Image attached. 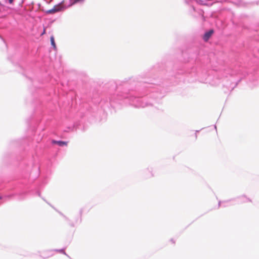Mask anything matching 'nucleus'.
<instances>
[{
	"label": "nucleus",
	"instance_id": "obj_7",
	"mask_svg": "<svg viewBox=\"0 0 259 259\" xmlns=\"http://www.w3.org/2000/svg\"><path fill=\"white\" fill-rule=\"evenodd\" d=\"M2 197L0 196V200L2 199Z\"/></svg>",
	"mask_w": 259,
	"mask_h": 259
},
{
	"label": "nucleus",
	"instance_id": "obj_4",
	"mask_svg": "<svg viewBox=\"0 0 259 259\" xmlns=\"http://www.w3.org/2000/svg\"><path fill=\"white\" fill-rule=\"evenodd\" d=\"M51 45L55 49L56 48V44H55V40H54V36H52L51 37Z\"/></svg>",
	"mask_w": 259,
	"mask_h": 259
},
{
	"label": "nucleus",
	"instance_id": "obj_5",
	"mask_svg": "<svg viewBox=\"0 0 259 259\" xmlns=\"http://www.w3.org/2000/svg\"><path fill=\"white\" fill-rule=\"evenodd\" d=\"M46 33V28H44V30H43V31L41 33L40 35L42 36L44 34H45Z\"/></svg>",
	"mask_w": 259,
	"mask_h": 259
},
{
	"label": "nucleus",
	"instance_id": "obj_1",
	"mask_svg": "<svg viewBox=\"0 0 259 259\" xmlns=\"http://www.w3.org/2000/svg\"><path fill=\"white\" fill-rule=\"evenodd\" d=\"M61 10V6L58 5L55 6L53 9L49 10L47 11V14H54L56 12L60 11Z\"/></svg>",
	"mask_w": 259,
	"mask_h": 259
},
{
	"label": "nucleus",
	"instance_id": "obj_3",
	"mask_svg": "<svg viewBox=\"0 0 259 259\" xmlns=\"http://www.w3.org/2000/svg\"><path fill=\"white\" fill-rule=\"evenodd\" d=\"M52 143L57 144L60 146H67L68 144L67 142L55 140L52 141Z\"/></svg>",
	"mask_w": 259,
	"mask_h": 259
},
{
	"label": "nucleus",
	"instance_id": "obj_6",
	"mask_svg": "<svg viewBox=\"0 0 259 259\" xmlns=\"http://www.w3.org/2000/svg\"><path fill=\"white\" fill-rule=\"evenodd\" d=\"M6 1H8L9 4H12L13 3L14 0H6Z\"/></svg>",
	"mask_w": 259,
	"mask_h": 259
},
{
	"label": "nucleus",
	"instance_id": "obj_2",
	"mask_svg": "<svg viewBox=\"0 0 259 259\" xmlns=\"http://www.w3.org/2000/svg\"><path fill=\"white\" fill-rule=\"evenodd\" d=\"M213 33V31L212 30H210L209 31L206 32L203 36V39L205 41H207L209 39L210 37L211 36Z\"/></svg>",
	"mask_w": 259,
	"mask_h": 259
}]
</instances>
